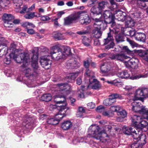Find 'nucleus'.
I'll return each mask as SVG.
<instances>
[{"mask_svg": "<svg viewBox=\"0 0 148 148\" xmlns=\"http://www.w3.org/2000/svg\"><path fill=\"white\" fill-rule=\"evenodd\" d=\"M110 64L107 62L102 64L100 67V69L102 73L105 76H108V72L110 70Z\"/></svg>", "mask_w": 148, "mask_h": 148, "instance_id": "6ab92c4d", "label": "nucleus"}, {"mask_svg": "<svg viewBox=\"0 0 148 148\" xmlns=\"http://www.w3.org/2000/svg\"><path fill=\"white\" fill-rule=\"evenodd\" d=\"M50 18L47 16H43L41 17V20L42 21H47Z\"/></svg>", "mask_w": 148, "mask_h": 148, "instance_id": "338daca9", "label": "nucleus"}, {"mask_svg": "<svg viewBox=\"0 0 148 148\" xmlns=\"http://www.w3.org/2000/svg\"><path fill=\"white\" fill-rule=\"evenodd\" d=\"M45 57L42 56L41 57L40 60V62L43 67L45 68V69H48V68H46L45 67L49 65L50 62V59Z\"/></svg>", "mask_w": 148, "mask_h": 148, "instance_id": "cd10ccee", "label": "nucleus"}, {"mask_svg": "<svg viewBox=\"0 0 148 148\" xmlns=\"http://www.w3.org/2000/svg\"><path fill=\"white\" fill-rule=\"evenodd\" d=\"M114 17H115L114 15L110 10H106L101 14V17L100 18H101L103 21L104 19V23H108L112 21Z\"/></svg>", "mask_w": 148, "mask_h": 148, "instance_id": "9d476101", "label": "nucleus"}, {"mask_svg": "<svg viewBox=\"0 0 148 148\" xmlns=\"http://www.w3.org/2000/svg\"><path fill=\"white\" fill-rule=\"evenodd\" d=\"M132 110L136 112H138L140 114H144L148 113L147 108L139 104L138 103L134 101L131 103Z\"/></svg>", "mask_w": 148, "mask_h": 148, "instance_id": "0eeeda50", "label": "nucleus"}, {"mask_svg": "<svg viewBox=\"0 0 148 148\" xmlns=\"http://www.w3.org/2000/svg\"><path fill=\"white\" fill-rule=\"evenodd\" d=\"M80 64L74 60H70L67 63L69 68L73 69L80 66Z\"/></svg>", "mask_w": 148, "mask_h": 148, "instance_id": "b1692460", "label": "nucleus"}, {"mask_svg": "<svg viewBox=\"0 0 148 148\" xmlns=\"http://www.w3.org/2000/svg\"><path fill=\"white\" fill-rule=\"evenodd\" d=\"M27 32L29 34H32L35 33V31L32 29H27Z\"/></svg>", "mask_w": 148, "mask_h": 148, "instance_id": "774afa93", "label": "nucleus"}, {"mask_svg": "<svg viewBox=\"0 0 148 148\" xmlns=\"http://www.w3.org/2000/svg\"><path fill=\"white\" fill-rule=\"evenodd\" d=\"M88 82H89L90 84L92 83L93 84L92 86V88L93 89H98L100 87L99 82L97 79H95L94 78H92L91 79H90Z\"/></svg>", "mask_w": 148, "mask_h": 148, "instance_id": "4be33fe9", "label": "nucleus"}, {"mask_svg": "<svg viewBox=\"0 0 148 148\" xmlns=\"http://www.w3.org/2000/svg\"><path fill=\"white\" fill-rule=\"evenodd\" d=\"M14 17L12 15L10 14H4L3 16V19L4 21V26L6 27H8L10 26L7 25L8 22V21H11L13 19Z\"/></svg>", "mask_w": 148, "mask_h": 148, "instance_id": "412c9836", "label": "nucleus"}, {"mask_svg": "<svg viewBox=\"0 0 148 148\" xmlns=\"http://www.w3.org/2000/svg\"><path fill=\"white\" fill-rule=\"evenodd\" d=\"M53 36L58 40H61L63 39L62 35L61 33L57 32H54L53 33Z\"/></svg>", "mask_w": 148, "mask_h": 148, "instance_id": "c03bdc74", "label": "nucleus"}, {"mask_svg": "<svg viewBox=\"0 0 148 148\" xmlns=\"http://www.w3.org/2000/svg\"><path fill=\"white\" fill-rule=\"evenodd\" d=\"M125 20V26L127 27H131L134 26V21L130 17L126 16Z\"/></svg>", "mask_w": 148, "mask_h": 148, "instance_id": "7c9ffc66", "label": "nucleus"}, {"mask_svg": "<svg viewBox=\"0 0 148 148\" xmlns=\"http://www.w3.org/2000/svg\"><path fill=\"white\" fill-rule=\"evenodd\" d=\"M87 106L88 108L90 109H92L95 108V105L94 103L92 102H91L88 103L87 104Z\"/></svg>", "mask_w": 148, "mask_h": 148, "instance_id": "052dcab7", "label": "nucleus"}, {"mask_svg": "<svg viewBox=\"0 0 148 148\" xmlns=\"http://www.w3.org/2000/svg\"><path fill=\"white\" fill-rule=\"evenodd\" d=\"M90 11L93 14H101V11L98 6H94L90 10Z\"/></svg>", "mask_w": 148, "mask_h": 148, "instance_id": "4c0bfd02", "label": "nucleus"}, {"mask_svg": "<svg viewBox=\"0 0 148 148\" xmlns=\"http://www.w3.org/2000/svg\"><path fill=\"white\" fill-rule=\"evenodd\" d=\"M106 3L105 1H101L98 3V7L101 11L105 7Z\"/></svg>", "mask_w": 148, "mask_h": 148, "instance_id": "603ef678", "label": "nucleus"}, {"mask_svg": "<svg viewBox=\"0 0 148 148\" xmlns=\"http://www.w3.org/2000/svg\"><path fill=\"white\" fill-rule=\"evenodd\" d=\"M119 98V99H123L122 97L116 93L112 94L110 96L109 98L105 99L103 102V104L106 106H110L116 101V99Z\"/></svg>", "mask_w": 148, "mask_h": 148, "instance_id": "1a4fd4ad", "label": "nucleus"}, {"mask_svg": "<svg viewBox=\"0 0 148 148\" xmlns=\"http://www.w3.org/2000/svg\"><path fill=\"white\" fill-rule=\"evenodd\" d=\"M110 9L112 10L115 11L116 9L117 8V5L116 3L111 5Z\"/></svg>", "mask_w": 148, "mask_h": 148, "instance_id": "680f3d73", "label": "nucleus"}, {"mask_svg": "<svg viewBox=\"0 0 148 148\" xmlns=\"http://www.w3.org/2000/svg\"><path fill=\"white\" fill-rule=\"evenodd\" d=\"M35 12H32L29 13H27L24 16V17L26 19H32L35 17Z\"/></svg>", "mask_w": 148, "mask_h": 148, "instance_id": "a19ab883", "label": "nucleus"}, {"mask_svg": "<svg viewBox=\"0 0 148 148\" xmlns=\"http://www.w3.org/2000/svg\"><path fill=\"white\" fill-rule=\"evenodd\" d=\"M134 88V87H132L131 86L129 85L126 86L123 88L126 90L128 91H131Z\"/></svg>", "mask_w": 148, "mask_h": 148, "instance_id": "bf43d9fd", "label": "nucleus"}, {"mask_svg": "<svg viewBox=\"0 0 148 148\" xmlns=\"http://www.w3.org/2000/svg\"><path fill=\"white\" fill-rule=\"evenodd\" d=\"M67 108V110L69 109V108L66 107L65 106H60V109L58 113L55 115V118L56 119L59 120V122L65 116V114L66 111L65 109Z\"/></svg>", "mask_w": 148, "mask_h": 148, "instance_id": "dca6fc26", "label": "nucleus"}, {"mask_svg": "<svg viewBox=\"0 0 148 148\" xmlns=\"http://www.w3.org/2000/svg\"><path fill=\"white\" fill-rule=\"evenodd\" d=\"M117 115L120 116V117L122 118L125 117L127 116V112L125 110H123L122 111H119L117 113Z\"/></svg>", "mask_w": 148, "mask_h": 148, "instance_id": "09e8293b", "label": "nucleus"}, {"mask_svg": "<svg viewBox=\"0 0 148 148\" xmlns=\"http://www.w3.org/2000/svg\"><path fill=\"white\" fill-rule=\"evenodd\" d=\"M121 109V107L119 106H112L110 108V110L111 112H112L113 113L114 112H117L120 111Z\"/></svg>", "mask_w": 148, "mask_h": 148, "instance_id": "37998d69", "label": "nucleus"}, {"mask_svg": "<svg viewBox=\"0 0 148 148\" xmlns=\"http://www.w3.org/2000/svg\"><path fill=\"white\" fill-rule=\"evenodd\" d=\"M103 115L108 117H110L113 116V113L112 112H111L110 110V111H106L105 110L104 112L103 113Z\"/></svg>", "mask_w": 148, "mask_h": 148, "instance_id": "5fc2aeb1", "label": "nucleus"}, {"mask_svg": "<svg viewBox=\"0 0 148 148\" xmlns=\"http://www.w3.org/2000/svg\"><path fill=\"white\" fill-rule=\"evenodd\" d=\"M83 43L85 45L89 46L90 45V41L88 38H86L83 40Z\"/></svg>", "mask_w": 148, "mask_h": 148, "instance_id": "13d9d810", "label": "nucleus"}, {"mask_svg": "<svg viewBox=\"0 0 148 148\" xmlns=\"http://www.w3.org/2000/svg\"><path fill=\"white\" fill-rule=\"evenodd\" d=\"M148 122H147L145 120H142L141 119L140 120V123H138V124L137 125L136 127V128H137L138 131L141 130L142 132V129L143 128L145 127L148 126Z\"/></svg>", "mask_w": 148, "mask_h": 148, "instance_id": "bb28decb", "label": "nucleus"}, {"mask_svg": "<svg viewBox=\"0 0 148 148\" xmlns=\"http://www.w3.org/2000/svg\"><path fill=\"white\" fill-rule=\"evenodd\" d=\"M130 99L133 101L140 100L143 101L144 97H148V88H143L137 90L133 94L130 95Z\"/></svg>", "mask_w": 148, "mask_h": 148, "instance_id": "20e7f679", "label": "nucleus"}, {"mask_svg": "<svg viewBox=\"0 0 148 148\" xmlns=\"http://www.w3.org/2000/svg\"><path fill=\"white\" fill-rule=\"evenodd\" d=\"M121 52L126 53L128 54H132V51L130 50L128 47L126 46L121 47Z\"/></svg>", "mask_w": 148, "mask_h": 148, "instance_id": "a18cd8bd", "label": "nucleus"}, {"mask_svg": "<svg viewBox=\"0 0 148 148\" xmlns=\"http://www.w3.org/2000/svg\"><path fill=\"white\" fill-rule=\"evenodd\" d=\"M27 6L24 5L22 8V10L20 11V13L22 14H25V13L29 12Z\"/></svg>", "mask_w": 148, "mask_h": 148, "instance_id": "864d4df0", "label": "nucleus"}, {"mask_svg": "<svg viewBox=\"0 0 148 148\" xmlns=\"http://www.w3.org/2000/svg\"><path fill=\"white\" fill-rule=\"evenodd\" d=\"M82 13L77 12L73 15H71L64 18V24L69 25L72 24L74 21L80 17Z\"/></svg>", "mask_w": 148, "mask_h": 148, "instance_id": "9b49d317", "label": "nucleus"}, {"mask_svg": "<svg viewBox=\"0 0 148 148\" xmlns=\"http://www.w3.org/2000/svg\"><path fill=\"white\" fill-rule=\"evenodd\" d=\"M47 122L49 124L55 125L59 123V120L56 119L55 118H51L48 119L47 121Z\"/></svg>", "mask_w": 148, "mask_h": 148, "instance_id": "ea45409f", "label": "nucleus"}, {"mask_svg": "<svg viewBox=\"0 0 148 148\" xmlns=\"http://www.w3.org/2000/svg\"><path fill=\"white\" fill-rule=\"evenodd\" d=\"M51 99V96L50 94H45L41 96L40 98V100L42 101L48 102L50 101Z\"/></svg>", "mask_w": 148, "mask_h": 148, "instance_id": "c9c22d12", "label": "nucleus"}, {"mask_svg": "<svg viewBox=\"0 0 148 148\" xmlns=\"http://www.w3.org/2000/svg\"><path fill=\"white\" fill-rule=\"evenodd\" d=\"M111 58L112 59H115L121 61H123L125 59L130 58L129 57L124 53L114 54L111 56Z\"/></svg>", "mask_w": 148, "mask_h": 148, "instance_id": "a211bd4d", "label": "nucleus"}, {"mask_svg": "<svg viewBox=\"0 0 148 148\" xmlns=\"http://www.w3.org/2000/svg\"><path fill=\"white\" fill-rule=\"evenodd\" d=\"M88 32L87 31L83 30L82 31L77 32L76 33L79 35H82L85 34L87 33Z\"/></svg>", "mask_w": 148, "mask_h": 148, "instance_id": "e2e57ef3", "label": "nucleus"}, {"mask_svg": "<svg viewBox=\"0 0 148 148\" xmlns=\"http://www.w3.org/2000/svg\"><path fill=\"white\" fill-rule=\"evenodd\" d=\"M147 73L143 75L142 74H139L132 76L130 77V75L127 71H124L122 72H120L118 73L117 75L119 77L122 78L126 79L129 78L132 79H138L141 77H147Z\"/></svg>", "mask_w": 148, "mask_h": 148, "instance_id": "6e6552de", "label": "nucleus"}, {"mask_svg": "<svg viewBox=\"0 0 148 148\" xmlns=\"http://www.w3.org/2000/svg\"><path fill=\"white\" fill-rule=\"evenodd\" d=\"M114 19L115 17H114V18H113V21L111 22L108 23H106V24L107 23L111 24V28H113V29H112L111 28H110V33L112 32L113 33H114V32H115V33H117L119 31V29L117 30L116 29V26L115 25V23L114 22Z\"/></svg>", "mask_w": 148, "mask_h": 148, "instance_id": "473e14b6", "label": "nucleus"}, {"mask_svg": "<svg viewBox=\"0 0 148 148\" xmlns=\"http://www.w3.org/2000/svg\"><path fill=\"white\" fill-rule=\"evenodd\" d=\"M32 119V118L29 117L28 115L25 116L24 117L22 120L23 121V125L24 126L26 125L29 122H31Z\"/></svg>", "mask_w": 148, "mask_h": 148, "instance_id": "58836bf2", "label": "nucleus"}, {"mask_svg": "<svg viewBox=\"0 0 148 148\" xmlns=\"http://www.w3.org/2000/svg\"><path fill=\"white\" fill-rule=\"evenodd\" d=\"M72 125V123L71 121H67L62 123L61 126L62 128L64 130H67L71 127Z\"/></svg>", "mask_w": 148, "mask_h": 148, "instance_id": "a878e982", "label": "nucleus"}, {"mask_svg": "<svg viewBox=\"0 0 148 148\" xmlns=\"http://www.w3.org/2000/svg\"><path fill=\"white\" fill-rule=\"evenodd\" d=\"M84 66L86 68L88 69V68L89 66V61L88 60H84Z\"/></svg>", "mask_w": 148, "mask_h": 148, "instance_id": "0e129e2a", "label": "nucleus"}, {"mask_svg": "<svg viewBox=\"0 0 148 148\" xmlns=\"http://www.w3.org/2000/svg\"><path fill=\"white\" fill-rule=\"evenodd\" d=\"M111 129L110 125H107L103 130H100V127L98 125H93L90 126L88 132L94 138L100 140L103 142L108 143L110 139L109 134Z\"/></svg>", "mask_w": 148, "mask_h": 148, "instance_id": "f257e3e1", "label": "nucleus"}, {"mask_svg": "<svg viewBox=\"0 0 148 148\" xmlns=\"http://www.w3.org/2000/svg\"><path fill=\"white\" fill-rule=\"evenodd\" d=\"M114 14V15H115L116 16L118 17L117 19L119 21H123L125 20L126 14L125 12H122L121 10H116Z\"/></svg>", "mask_w": 148, "mask_h": 148, "instance_id": "aec40b11", "label": "nucleus"}, {"mask_svg": "<svg viewBox=\"0 0 148 148\" xmlns=\"http://www.w3.org/2000/svg\"><path fill=\"white\" fill-rule=\"evenodd\" d=\"M139 6L141 8H143L147 10L148 7V0H142Z\"/></svg>", "mask_w": 148, "mask_h": 148, "instance_id": "79ce46f5", "label": "nucleus"}, {"mask_svg": "<svg viewBox=\"0 0 148 148\" xmlns=\"http://www.w3.org/2000/svg\"><path fill=\"white\" fill-rule=\"evenodd\" d=\"M32 52L33 55L31 58L32 65L34 69V72L36 73V72L35 70L38 69V52H36L34 49L32 50Z\"/></svg>", "mask_w": 148, "mask_h": 148, "instance_id": "4468645a", "label": "nucleus"}, {"mask_svg": "<svg viewBox=\"0 0 148 148\" xmlns=\"http://www.w3.org/2000/svg\"><path fill=\"white\" fill-rule=\"evenodd\" d=\"M85 78L87 80V82L88 83L89 79L92 78H94V73L88 69H86L85 75Z\"/></svg>", "mask_w": 148, "mask_h": 148, "instance_id": "c85d7f7f", "label": "nucleus"}, {"mask_svg": "<svg viewBox=\"0 0 148 148\" xmlns=\"http://www.w3.org/2000/svg\"><path fill=\"white\" fill-rule=\"evenodd\" d=\"M115 37L117 43L124 41L123 37L120 34L116 35Z\"/></svg>", "mask_w": 148, "mask_h": 148, "instance_id": "8fccbe9b", "label": "nucleus"}, {"mask_svg": "<svg viewBox=\"0 0 148 148\" xmlns=\"http://www.w3.org/2000/svg\"><path fill=\"white\" fill-rule=\"evenodd\" d=\"M122 129L124 133L128 135H131L134 139H137L142 134V131H139L136 127L133 128L124 126Z\"/></svg>", "mask_w": 148, "mask_h": 148, "instance_id": "423d86ee", "label": "nucleus"}, {"mask_svg": "<svg viewBox=\"0 0 148 148\" xmlns=\"http://www.w3.org/2000/svg\"><path fill=\"white\" fill-rule=\"evenodd\" d=\"M146 135L144 134H141L138 139H136L138 141L140 140L141 142V144L137 143L132 144L131 145V148H142L143 145L146 143Z\"/></svg>", "mask_w": 148, "mask_h": 148, "instance_id": "2eb2a0df", "label": "nucleus"}, {"mask_svg": "<svg viewBox=\"0 0 148 148\" xmlns=\"http://www.w3.org/2000/svg\"><path fill=\"white\" fill-rule=\"evenodd\" d=\"M50 54L52 58L56 60H58L65 58V54L58 45L54 46L51 48Z\"/></svg>", "mask_w": 148, "mask_h": 148, "instance_id": "39448f33", "label": "nucleus"}, {"mask_svg": "<svg viewBox=\"0 0 148 148\" xmlns=\"http://www.w3.org/2000/svg\"><path fill=\"white\" fill-rule=\"evenodd\" d=\"M95 23L94 24V27L97 29H103L104 27H106V24L103 22L101 18H96L95 19Z\"/></svg>", "mask_w": 148, "mask_h": 148, "instance_id": "f3484780", "label": "nucleus"}, {"mask_svg": "<svg viewBox=\"0 0 148 148\" xmlns=\"http://www.w3.org/2000/svg\"><path fill=\"white\" fill-rule=\"evenodd\" d=\"M106 82L108 84H113L117 86L118 84L120 83V81L119 79H116L111 81H106Z\"/></svg>", "mask_w": 148, "mask_h": 148, "instance_id": "de8ad7c7", "label": "nucleus"}, {"mask_svg": "<svg viewBox=\"0 0 148 148\" xmlns=\"http://www.w3.org/2000/svg\"><path fill=\"white\" fill-rule=\"evenodd\" d=\"M135 38L138 41L145 42L146 36L145 34L143 33L137 32L135 36Z\"/></svg>", "mask_w": 148, "mask_h": 148, "instance_id": "393cba45", "label": "nucleus"}, {"mask_svg": "<svg viewBox=\"0 0 148 148\" xmlns=\"http://www.w3.org/2000/svg\"><path fill=\"white\" fill-rule=\"evenodd\" d=\"M65 54V57L67 56H69L71 54V49L69 47H66L64 48V51H63Z\"/></svg>", "mask_w": 148, "mask_h": 148, "instance_id": "49530a36", "label": "nucleus"}, {"mask_svg": "<svg viewBox=\"0 0 148 148\" xmlns=\"http://www.w3.org/2000/svg\"><path fill=\"white\" fill-rule=\"evenodd\" d=\"M77 76L78 74L77 73H72L69 75L68 78L72 80H74Z\"/></svg>", "mask_w": 148, "mask_h": 148, "instance_id": "6e6d98bb", "label": "nucleus"}, {"mask_svg": "<svg viewBox=\"0 0 148 148\" xmlns=\"http://www.w3.org/2000/svg\"><path fill=\"white\" fill-rule=\"evenodd\" d=\"M94 44L96 46H98L100 45V42H99V40L98 38H95V39H94Z\"/></svg>", "mask_w": 148, "mask_h": 148, "instance_id": "69168bd1", "label": "nucleus"}, {"mask_svg": "<svg viewBox=\"0 0 148 148\" xmlns=\"http://www.w3.org/2000/svg\"><path fill=\"white\" fill-rule=\"evenodd\" d=\"M139 55L140 56L143 57V58L146 61L148 62V49L146 51H140Z\"/></svg>", "mask_w": 148, "mask_h": 148, "instance_id": "72a5a7b5", "label": "nucleus"}, {"mask_svg": "<svg viewBox=\"0 0 148 148\" xmlns=\"http://www.w3.org/2000/svg\"><path fill=\"white\" fill-rule=\"evenodd\" d=\"M32 71L29 68L26 69L25 71L26 76L27 77H28L29 79L27 81L28 86L29 87H34L35 85L34 84L35 82L32 81V79L35 78V76L32 73Z\"/></svg>", "mask_w": 148, "mask_h": 148, "instance_id": "ddd939ff", "label": "nucleus"}, {"mask_svg": "<svg viewBox=\"0 0 148 148\" xmlns=\"http://www.w3.org/2000/svg\"><path fill=\"white\" fill-rule=\"evenodd\" d=\"M11 58L14 59L17 63H23L22 67H25L28 64L29 62L30 58L29 54L27 53H21L19 56L14 53H11L9 54Z\"/></svg>", "mask_w": 148, "mask_h": 148, "instance_id": "7ed1b4c3", "label": "nucleus"}, {"mask_svg": "<svg viewBox=\"0 0 148 148\" xmlns=\"http://www.w3.org/2000/svg\"><path fill=\"white\" fill-rule=\"evenodd\" d=\"M114 39L110 33L108 34L107 38L104 39V45H105V49L108 50L113 48L115 45V44L113 42Z\"/></svg>", "mask_w": 148, "mask_h": 148, "instance_id": "f8f14e48", "label": "nucleus"}, {"mask_svg": "<svg viewBox=\"0 0 148 148\" xmlns=\"http://www.w3.org/2000/svg\"><path fill=\"white\" fill-rule=\"evenodd\" d=\"M83 138L82 137H77L74 139L73 141V142L75 144H77L78 143L80 142H82L83 140Z\"/></svg>", "mask_w": 148, "mask_h": 148, "instance_id": "4d7b16f0", "label": "nucleus"}, {"mask_svg": "<svg viewBox=\"0 0 148 148\" xmlns=\"http://www.w3.org/2000/svg\"><path fill=\"white\" fill-rule=\"evenodd\" d=\"M138 60L134 58L130 59L129 60L128 63L131 67L132 69H136L138 68V66L137 62Z\"/></svg>", "mask_w": 148, "mask_h": 148, "instance_id": "2f4dec72", "label": "nucleus"}, {"mask_svg": "<svg viewBox=\"0 0 148 148\" xmlns=\"http://www.w3.org/2000/svg\"><path fill=\"white\" fill-rule=\"evenodd\" d=\"M56 89L55 90L56 95H55V98H64L63 101H56L57 104H60L64 103L65 100V97L67 95L72 93L73 92L70 90V86L67 84L65 83L57 84Z\"/></svg>", "mask_w": 148, "mask_h": 148, "instance_id": "f03ea898", "label": "nucleus"}, {"mask_svg": "<svg viewBox=\"0 0 148 148\" xmlns=\"http://www.w3.org/2000/svg\"><path fill=\"white\" fill-rule=\"evenodd\" d=\"M96 110L98 112L100 113L103 115V113L105 110V108L104 106H100L97 107L96 108Z\"/></svg>", "mask_w": 148, "mask_h": 148, "instance_id": "3c124183", "label": "nucleus"}, {"mask_svg": "<svg viewBox=\"0 0 148 148\" xmlns=\"http://www.w3.org/2000/svg\"><path fill=\"white\" fill-rule=\"evenodd\" d=\"M80 23L82 24L86 25L89 24L91 21L90 19L88 14H86L84 17L80 20Z\"/></svg>", "mask_w": 148, "mask_h": 148, "instance_id": "f704fd0d", "label": "nucleus"}, {"mask_svg": "<svg viewBox=\"0 0 148 148\" xmlns=\"http://www.w3.org/2000/svg\"><path fill=\"white\" fill-rule=\"evenodd\" d=\"M101 34L102 33L100 29H94L92 31V36L95 38H99L101 36Z\"/></svg>", "mask_w": 148, "mask_h": 148, "instance_id": "e433bc0d", "label": "nucleus"}, {"mask_svg": "<svg viewBox=\"0 0 148 148\" xmlns=\"http://www.w3.org/2000/svg\"><path fill=\"white\" fill-rule=\"evenodd\" d=\"M141 118L140 116L134 115L132 117V123L136 127L138 123H140Z\"/></svg>", "mask_w": 148, "mask_h": 148, "instance_id": "c756f323", "label": "nucleus"}, {"mask_svg": "<svg viewBox=\"0 0 148 148\" xmlns=\"http://www.w3.org/2000/svg\"><path fill=\"white\" fill-rule=\"evenodd\" d=\"M5 47H3L1 49L2 50H4V52L3 54H6L8 53L9 50L10 51V52H12L11 53H13V52L16 51L15 48L16 47V45L14 43H12L11 44L10 49H8L6 46L4 45Z\"/></svg>", "mask_w": 148, "mask_h": 148, "instance_id": "5701e85b", "label": "nucleus"}]
</instances>
